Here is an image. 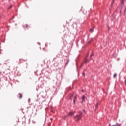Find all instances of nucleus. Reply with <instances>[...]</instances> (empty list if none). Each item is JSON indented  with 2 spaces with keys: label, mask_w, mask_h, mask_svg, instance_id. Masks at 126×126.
<instances>
[{
  "label": "nucleus",
  "mask_w": 126,
  "mask_h": 126,
  "mask_svg": "<svg viewBox=\"0 0 126 126\" xmlns=\"http://www.w3.org/2000/svg\"><path fill=\"white\" fill-rule=\"evenodd\" d=\"M74 119L75 121H76V122H78L79 121H80V120L82 119V111H80L79 112V114L75 116L74 117Z\"/></svg>",
  "instance_id": "nucleus-1"
},
{
  "label": "nucleus",
  "mask_w": 126,
  "mask_h": 126,
  "mask_svg": "<svg viewBox=\"0 0 126 126\" xmlns=\"http://www.w3.org/2000/svg\"><path fill=\"white\" fill-rule=\"evenodd\" d=\"M74 113H75V112L70 111V112L68 113V116H72V115H74Z\"/></svg>",
  "instance_id": "nucleus-2"
},
{
  "label": "nucleus",
  "mask_w": 126,
  "mask_h": 126,
  "mask_svg": "<svg viewBox=\"0 0 126 126\" xmlns=\"http://www.w3.org/2000/svg\"><path fill=\"white\" fill-rule=\"evenodd\" d=\"M89 62V61L88 60V59H87V57L85 59V61H84L83 63H88Z\"/></svg>",
  "instance_id": "nucleus-3"
},
{
  "label": "nucleus",
  "mask_w": 126,
  "mask_h": 126,
  "mask_svg": "<svg viewBox=\"0 0 126 126\" xmlns=\"http://www.w3.org/2000/svg\"><path fill=\"white\" fill-rule=\"evenodd\" d=\"M69 97L70 100H71V98H72L73 97V94H70V95H69Z\"/></svg>",
  "instance_id": "nucleus-4"
},
{
  "label": "nucleus",
  "mask_w": 126,
  "mask_h": 126,
  "mask_svg": "<svg viewBox=\"0 0 126 126\" xmlns=\"http://www.w3.org/2000/svg\"><path fill=\"white\" fill-rule=\"evenodd\" d=\"M18 95L19 96V99H21V98H22V94L19 93Z\"/></svg>",
  "instance_id": "nucleus-5"
},
{
  "label": "nucleus",
  "mask_w": 126,
  "mask_h": 126,
  "mask_svg": "<svg viewBox=\"0 0 126 126\" xmlns=\"http://www.w3.org/2000/svg\"><path fill=\"white\" fill-rule=\"evenodd\" d=\"M93 38H91L90 40V41H89L88 42V44H91V43L92 42H93Z\"/></svg>",
  "instance_id": "nucleus-6"
},
{
  "label": "nucleus",
  "mask_w": 126,
  "mask_h": 126,
  "mask_svg": "<svg viewBox=\"0 0 126 126\" xmlns=\"http://www.w3.org/2000/svg\"><path fill=\"white\" fill-rule=\"evenodd\" d=\"M82 102H84V101H85V96L83 95V96L82 97Z\"/></svg>",
  "instance_id": "nucleus-7"
},
{
  "label": "nucleus",
  "mask_w": 126,
  "mask_h": 126,
  "mask_svg": "<svg viewBox=\"0 0 126 126\" xmlns=\"http://www.w3.org/2000/svg\"><path fill=\"white\" fill-rule=\"evenodd\" d=\"M76 99H77V97H76V96L75 95V96H74V99H73V103H74V104H75V100H76Z\"/></svg>",
  "instance_id": "nucleus-8"
},
{
  "label": "nucleus",
  "mask_w": 126,
  "mask_h": 126,
  "mask_svg": "<svg viewBox=\"0 0 126 126\" xmlns=\"http://www.w3.org/2000/svg\"><path fill=\"white\" fill-rule=\"evenodd\" d=\"M89 31H90L91 32V33H92V32H93V31H94V28H92L90 29L89 30Z\"/></svg>",
  "instance_id": "nucleus-9"
},
{
  "label": "nucleus",
  "mask_w": 126,
  "mask_h": 126,
  "mask_svg": "<svg viewBox=\"0 0 126 126\" xmlns=\"http://www.w3.org/2000/svg\"><path fill=\"white\" fill-rule=\"evenodd\" d=\"M113 77H114V78H115V77H117V74H114L113 75Z\"/></svg>",
  "instance_id": "nucleus-10"
},
{
  "label": "nucleus",
  "mask_w": 126,
  "mask_h": 126,
  "mask_svg": "<svg viewBox=\"0 0 126 126\" xmlns=\"http://www.w3.org/2000/svg\"><path fill=\"white\" fill-rule=\"evenodd\" d=\"M68 63H69V60H67V62H66V64H68Z\"/></svg>",
  "instance_id": "nucleus-11"
},
{
  "label": "nucleus",
  "mask_w": 126,
  "mask_h": 126,
  "mask_svg": "<svg viewBox=\"0 0 126 126\" xmlns=\"http://www.w3.org/2000/svg\"><path fill=\"white\" fill-rule=\"evenodd\" d=\"M98 105H99L98 103H97V104L95 105L96 109H97L98 108Z\"/></svg>",
  "instance_id": "nucleus-12"
},
{
  "label": "nucleus",
  "mask_w": 126,
  "mask_h": 126,
  "mask_svg": "<svg viewBox=\"0 0 126 126\" xmlns=\"http://www.w3.org/2000/svg\"><path fill=\"white\" fill-rule=\"evenodd\" d=\"M12 8V5H10V6H9L8 8V9H10V8Z\"/></svg>",
  "instance_id": "nucleus-13"
},
{
  "label": "nucleus",
  "mask_w": 126,
  "mask_h": 126,
  "mask_svg": "<svg viewBox=\"0 0 126 126\" xmlns=\"http://www.w3.org/2000/svg\"><path fill=\"white\" fill-rule=\"evenodd\" d=\"M84 71H85V70H84V72L83 73V76H85V73H84Z\"/></svg>",
  "instance_id": "nucleus-14"
},
{
  "label": "nucleus",
  "mask_w": 126,
  "mask_h": 126,
  "mask_svg": "<svg viewBox=\"0 0 126 126\" xmlns=\"http://www.w3.org/2000/svg\"><path fill=\"white\" fill-rule=\"evenodd\" d=\"M121 4H124V0H122L121 2Z\"/></svg>",
  "instance_id": "nucleus-15"
},
{
  "label": "nucleus",
  "mask_w": 126,
  "mask_h": 126,
  "mask_svg": "<svg viewBox=\"0 0 126 126\" xmlns=\"http://www.w3.org/2000/svg\"><path fill=\"white\" fill-rule=\"evenodd\" d=\"M25 27H26V28H27V27H28V25L27 24H26L25 25Z\"/></svg>",
  "instance_id": "nucleus-16"
},
{
  "label": "nucleus",
  "mask_w": 126,
  "mask_h": 126,
  "mask_svg": "<svg viewBox=\"0 0 126 126\" xmlns=\"http://www.w3.org/2000/svg\"><path fill=\"white\" fill-rule=\"evenodd\" d=\"M93 55H94L93 53L91 55V56H90V59H91V57H93Z\"/></svg>",
  "instance_id": "nucleus-17"
},
{
  "label": "nucleus",
  "mask_w": 126,
  "mask_h": 126,
  "mask_svg": "<svg viewBox=\"0 0 126 126\" xmlns=\"http://www.w3.org/2000/svg\"><path fill=\"white\" fill-rule=\"evenodd\" d=\"M125 85L126 86V79L125 80Z\"/></svg>",
  "instance_id": "nucleus-18"
},
{
  "label": "nucleus",
  "mask_w": 126,
  "mask_h": 126,
  "mask_svg": "<svg viewBox=\"0 0 126 126\" xmlns=\"http://www.w3.org/2000/svg\"><path fill=\"white\" fill-rule=\"evenodd\" d=\"M113 3H114V0H113V2L112 3V4H113Z\"/></svg>",
  "instance_id": "nucleus-19"
},
{
  "label": "nucleus",
  "mask_w": 126,
  "mask_h": 126,
  "mask_svg": "<svg viewBox=\"0 0 126 126\" xmlns=\"http://www.w3.org/2000/svg\"><path fill=\"white\" fill-rule=\"evenodd\" d=\"M83 112H84V109H83Z\"/></svg>",
  "instance_id": "nucleus-20"
}]
</instances>
